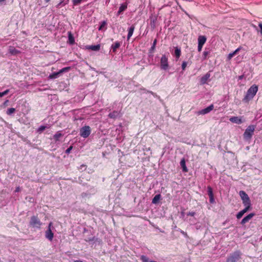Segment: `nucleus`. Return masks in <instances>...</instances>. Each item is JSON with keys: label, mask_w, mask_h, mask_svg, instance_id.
Returning <instances> with one entry per match:
<instances>
[{"label": "nucleus", "mask_w": 262, "mask_h": 262, "mask_svg": "<svg viewBox=\"0 0 262 262\" xmlns=\"http://www.w3.org/2000/svg\"><path fill=\"white\" fill-rule=\"evenodd\" d=\"M60 73H59V71L58 72L53 73L52 74H50L49 76V78L50 79H55L57 78L59 74H60Z\"/></svg>", "instance_id": "nucleus-27"}, {"label": "nucleus", "mask_w": 262, "mask_h": 262, "mask_svg": "<svg viewBox=\"0 0 262 262\" xmlns=\"http://www.w3.org/2000/svg\"><path fill=\"white\" fill-rule=\"evenodd\" d=\"M180 165L181 166L183 171H184V172L188 171V169L186 166L185 160L184 159H183L181 160V161L180 162Z\"/></svg>", "instance_id": "nucleus-23"}, {"label": "nucleus", "mask_w": 262, "mask_h": 262, "mask_svg": "<svg viewBox=\"0 0 262 262\" xmlns=\"http://www.w3.org/2000/svg\"><path fill=\"white\" fill-rule=\"evenodd\" d=\"M120 46L121 43L119 41H116L114 44H113L111 46L113 52L116 53L117 49H118Z\"/></svg>", "instance_id": "nucleus-16"}, {"label": "nucleus", "mask_w": 262, "mask_h": 262, "mask_svg": "<svg viewBox=\"0 0 262 262\" xmlns=\"http://www.w3.org/2000/svg\"><path fill=\"white\" fill-rule=\"evenodd\" d=\"M81 167H86V165H84V164H82V165H81Z\"/></svg>", "instance_id": "nucleus-49"}, {"label": "nucleus", "mask_w": 262, "mask_h": 262, "mask_svg": "<svg viewBox=\"0 0 262 262\" xmlns=\"http://www.w3.org/2000/svg\"><path fill=\"white\" fill-rule=\"evenodd\" d=\"M9 102V100L8 99L6 100V101H5V102L2 104L1 105V107L2 108L6 107V106H8Z\"/></svg>", "instance_id": "nucleus-32"}, {"label": "nucleus", "mask_w": 262, "mask_h": 262, "mask_svg": "<svg viewBox=\"0 0 262 262\" xmlns=\"http://www.w3.org/2000/svg\"><path fill=\"white\" fill-rule=\"evenodd\" d=\"M206 37L205 36H199L198 37V43L203 46L204 43L206 42Z\"/></svg>", "instance_id": "nucleus-17"}, {"label": "nucleus", "mask_w": 262, "mask_h": 262, "mask_svg": "<svg viewBox=\"0 0 262 262\" xmlns=\"http://www.w3.org/2000/svg\"><path fill=\"white\" fill-rule=\"evenodd\" d=\"M213 108H214L213 105V104H211L210 105H209L207 107H206V108H205L204 109H203L201 111H200L199 112V114H201V115L206 114L209 113L210 112H211L212 110H213Z\"/></svg>", "instance_id": "nucleus-10"}, {"label": "nucleus", "mask_w": 262, "mask_h": 262, "mask_svg": "<svg viewBox=\"0 0 262 262\" xmlns=\"http://www.w3.org/2000/svg\"><path fill=\"white\" fill-rule=\"evenodd\" d=\"M209 202L210 203H213L214 202V196L209 197Z\"/></svg>", "instance_id": "nucleus-43"}, {"label": "nucleus", "mask_w": 262, "mask_h": 262, "mask_svg": "<svg viewBox=\"0 0 262 262\" xmlns=\"http://www.w3.org/2000/svg\"><path fill=\"white\" fill-rule=\"evenodd\" d=\"M242 255L243 253L240 250H236L228 255L226 262H237L241 259Z\"/></svg>", "instance_id": "nucleus-3"}, {"label": "nucleus", "mask_w": 262, "mask_h": 262, "mask_svg": "<svg viewBox=\"0 0 262 262\" xmlns=\"http://www.w3.org/2000/svg\"><path fill=\"white\" fill-rule=\"evenodd\" d=\"M68 2L69 0H67L66 2H65V0H60V3H58L56 7V8H59L61 6H64L68 4Z\"/></svg>", "instance_id": "nucleus-24"}, {"label": "nucleus", "mask_w": 262, "mask_h": 262, "mask_svg": "<svg viewBox=\"0 0 262 262\" xmlns=\"http://www.w3.org/2000/svg\"><path fill=\"white\" fill-rule=\"evenodd\" d=\"M209 54V52L207 51H204L203 53V58L204 59H206L207 57V56Z\"/></svg>", "instance_id": "nucleus-37"}, {"label": "nucleus", "mask_w": 262, "mask_h": 262, "mask_svg": "<svg viewBox=\"0 0 262 262\" xmlns=\"http://www.w3.org/2000/svg\"><path fill=\"white\" fill-rule=\"evenodd\" d=\"M122 13V12L119 10L117 12V15H119Z\"/></svg>", "instance_id": "nucleus-47"}, {"label": "nucleus", "mask_w": 262, "mask_h": 262, "mask_svg": "<svg viewBox=\"0 0 262 262\" xmlns=\"http://www.w3.org/2000/svg\"><path fill=\"white\" fill-rule=\"evenodd\" d=\"M239 194L245 208L236 214L237 219H241L245 213L251 209V201L248 194L243 190L240 191Z\"/></svg>", "instance_id": "nucleus-1"}, {"label": "nucleus", "mask_w": 262, "mask_h": 262, "mask_svg": "<svg viewBox=\"0 0 262 262\" xmlns=\"http://www.w3.org/2000/svg\"><path fill=\"white\" fill-rule=\"evenodd\" d=\"M174 55L177 59H178L181 55V50L180 48L176 47L174 48Z\"/></svg>", "instance_id": "nucleus-18"}, {"label": "nucleus", "mask_w": 262, "mask_h": 262, "mask_svg": "<svg viewBox=\"0 0 262 262\" xmlns=\"http://www.w3.org/2000/svg\"><path fill=\"white\" fill-rule=\"evenodd\" d=\"M242 78H243V76H241L239 77V79H242Z\"/></svg>", "instance_id": "nucleus-51"}, {"label": "nucleus", "mask_w": 262, "mask_h": 262, "mask_svg": "<svg viewBox=\"0 0 262 262\" xmlns=\"http://www.w3.org/2000/svg\"><path fill=\"white\" fill-rule=\"evenodd\" d=\"M46 3H48L50 1V0H45Z\"/></svg>", "instance_id": "nucleus-50"}, {"label": "nucleus", "mask_w": 262, "mask_h": 262, "mask_svg": "<svg viewBox=\"0 0 262 262\" xmlns=\"http://www.w3.org/2000/svg\"><path fill=\"white\" fill-rule=\"evenodd\" d=\"M86 49L92 50V51H99L100 49V45L99 44L97 45H91V46H86L85 47Z\"/></svg>", "instance_id": "nucleus-12"}, {"label": "nucleus", "mask_w": 262, "mask_h": 262, "mask_svg": "<svg viewBox=\"0 0 262 262\" xmlns=\"http://www.w3.org/2000/svg\"><path fill=\"white\" fill-rule=\"evenodd\" d=\"M41 222L37 216L33 215L31 216L30 221V226L33 228H40Z\"/></svg>", "instance_id": "nucleus-5"}, {"label": "nucleus", "mask_w": 262, "mask_h": 262, "mask_svg": "<svg viewBox=\"0 0 262 262\" xmlns=\"http://www.w3.org/2000/svg\"><path fill=\"white\" fill-rule=\"evenodd\" d=\"M187 63L186 61H183L182 64V69L183 71H184L186 69V67L187 66Z\"/></svg>", "instance_id": "nucleus-38"}, {"label": "nucleus", "mask_w": 262, "mask_h": 262, "mask_svg": "<svg viewBox=\"0 0 262 262\" xmlns=\"http://www.w3.org/2000/svg\"><path fill=\"white\" fill-rule=\"evenodd\" d=\"M5 1V0H0V3L3 2Z\"/></svg>", "instance_id": "nucleus-53"}, {"label": "nucleus", "mask_w": 262, "mask_h": 262, "mask_svg": "<svg viewBox=\"0 0 262 262\" xmlns=\"http://www.w3.org/2000/svg\"><path fill=\"white\" fill-rule=\"evenodd\" d=\"M127 8V4L126 3L122 4L119 7V10L122 11V12L125 11Z\"/></svg>", "instance_id": "nucleus-26"}, {"label": "nucleus", "mask_w": 262, "mask_h": 262, "mask_svg": "<svg viewBox=\"0 0 262 262\" xmlns=\"http://www.w3.org/2000/svg\"><path fill=\"white\" fill-rule=\"evenodd\" d=\"M52 227V223L50 222L48 225V229H51Z\"/></svg>", "instance_id": "nucleus-46"}, {"label": "nucleus", "mask_w": 262, "mask_h": 262, "mask_svg": "<svg viewBox=\"0 0 262 262\" xmlns=\"http://www.w3.org/2000/svg\"><path fill=\"white\" fill-rule=\"evenodd\" d=\"M229 120L232 122L237 124H240L243 123L241 117H232L229 119Z\"/></svg>", "instance_id": "nucleus-11"}, {"label": "nucleus", "mask_w": 262, "mask_h": 262, "mask_svg": "<svg viewBox=\"0 0 262 262\" xmlns=\"http://www.w3.org/2000/svg\"><path fill=\"white\" fill-rule=\"evenodd\" d=\"M82 0H72L73 4L74 6H76L81 3Z\"/></svg>", "instance_id": "nucleus-35"}, {"label": "nucleus", "mask_w": 262, "mask_h": 262, "mask_svg": "<svg viewBox=\"0 0 262 262\" xmlns=\"http://www.w3.org/2000/svg\"><path fill=\"white\" fill-rule=\"evenodd\" d=\"M9 92V90L7 89L3 92H0V98L7 95Z\"/></svg>", "instance_id": "nucleus-30"}, {"label": "nucleus", "mask_w": 262, "mask_h": 262, "mask_svg": "<svg viewBox=\"0 0 262 262\" xmlns=\"http://www.w3.org/2000/svg\"><path fill=\"white\" fill-rule=\"evenodd\" d=\"M91 133V127L88 125H85L81 127L80 129V135L81 137L86 138H88Z\"/></svg>", "instance_id": "nucleus-6"}, {"label": "nucleus", "mask_w": 262, "mask_h": 262, "mask_svg": "<svg viewBox=\"0 0 262 262\" xmlns=\"http://www.w3.org/2000/svg\"><path fill=\"white\" fill-rule=\"evenodd\" d=\"M161 198L160 194L156 195L152 200V203L154 204H158Z\"/></svg>", "instance_id": "nucleus-21"}, {"label": "nucleus", "mask_w": 262, "mask_h": 262, "mask_svg": "<svg viewBox=\"0 0 262 262\" xmlns=\"http://www.w3.org/2000/svg\"><path fill=\"white\" fill-rule=\"evenodd\" d=\"M241 49V47H239L237 49H236L234 52H233L234 55H235Z\"/></svg>", "instance_id": "nucleus-41"}, {"label": "nucleus", "mask_w": 262, "mask_h": 262, "mask_svg": "<svg viewBox=\"0 0 262 262\" xmlns=\"http://www.w3.org/2000/svg\"><path fill=\"white\" fill-rule=\"evenodd\" d=\"M9 52L13 55H15L20 53V52L19 50L16 49L14 47L11 46L9 47Z\"/></svg>", "instance_id": "nucleus-15"}, {"label": "nucleus", "mask_w": 262, "mask_h": 262, "mask_svg": "<svg viewBox=\"0 0 262 262\" xmlns=\"http://www.w3.org/2000/svg\"><path fill=\"white\" fill-rule=\"evenodd\" d=\"M63 136V134H61L60 131L57 132L53 136V139L57 142L59 140V138Z\"/></svg>", "instance_id": "nucleus-22"}, {"label": "nucleus", "mask_w": 262, "mask_h": 262, "mask_svg": "<svg viewBox=\"0 0 262 262\" xmlns=\"http://www.w3.org/2000/svg\"><path fill=\"white\" fill-rule=\"evenodd\" d=\"M46 128V126L44 125L40 126L37 130V132L39 133L42 132Z\"/></svg>", "instance_id": "nucleus-33"}, {"label": "nucleus", "mask_w": 262, "mask_h": 262, "mask_svg": "<svg viewBox=\"0 0 262 262\" xmlns=\"http://www.w3.org/2000/svg\"><path fill=\"white\" fill-rule=\"evenodd\" d=\"M15 111V109L14 108H10L7 111V114L8 115H11L12 114L14 113Z\"/></svg>", "instance_id": "nucleus-29"}, {"label": "nucleus", "mask_w": 262, "mask_h": 262, "mask_svg": "<svg viewBox=\"0 0 262 262\" xmlns=\"http://www.w3.org/2000/svg\"><path fill=\"white\" fill-rule=\"evenodd\" d=\"M157 43V39H155L153 42L152 45L150 48L151 51H154L156 48V45Z\"/></svg>", "instance_id": "nucleus-34"}, {"label": "nucleus", "mask_w": 262, "mask_h": 262, "mask_svg": "<svg viewBox=\"0 0 262 262\" xmlns=\"http://www.w3.org/2000/svg\"><path fill=\"white\" fill-rule=\"evenodd\" d=\"M258 91V86L253 84L247 90L246 95L243 99V101L248 103L256 94Z\"/></svg>", "instance_id": "nucleus-2"}, {"label": "nucleus", "mask_w": 262, "mask_h": 262, "mask_svg": "<svg viewBox=\"0 0 262 262\" xmlns=\"http://www.w3.org/2000/svg\"><path fill=\"white\" fill-rule=\"evenodd\" d=\"M203 46V45L198 43V50L199 52H201L202 51Z\"/></svg>", "instance_id": "nucleus-44"}, {"label": "nucleus", "mask_w": 262, "mask_h": 262, "mask_svg": "<svg viewBox=\"0 0 262 262\" xmlns=\"http://www.w3.org/2000/svg\"><path fill=\"white\" fill-rule=\"evenodd\" d=\"M70 69V67H65L64 68H62L59 71V73H62L64 72H67L69 71Z\"/></svg>", "instance_id": "nucleus-36"}, {"label": "nucleus", "mask_w": 262, "mask_h": 262, "mask_svg": "<svg viewBox=\"0 0 262 262\" xmlns=\"http://www.w3.org/2000/svg\"><path fill=\"white\" fill-rule=\"evenodd\" d=\"M235 55H234L233 52L229 54L227 57L228 60H230Z\"/></svg>", "instance_id": "nucleus-40"}, {"label": "nucleus", "mask_w": 262, "mask_h": 262, "mask_svg": "<svg viewBox=\"0 0 262 262\" xmlns=\"http://www.w3.org/2000/svg\"><path fill=\"white\" fill-rule=\"evenodd\" d=\"M255 215V214L254 213H251L249 214L242 219L241 222V224L244 225L246 223L248 222Z\"/></svg>", "instance_id": "nucleus-8"}, {"label": "nucleus", "mask_w": 262, "mask_h": 262, "mask_svg": "<svg viewBox=\"0 0 262 262\" xmlns=\"http://www.w3.org/2000/svg\"><path fill=\"white\" fill-rule=\"evenodd\" d=\"M45 237L46 238L49 239L50 241L53 240L54 237V233L52 231L51 229H48L45 232Z\"/></svg>", "instance_id": "nucleus-9"}, {"label": "nucleus", "mask_w": 262, "mask_h": 262, "mask_svg": "<svg viewBox=\"0 0 262 262\" xmlns=\"http://www.w3.org/2000/svg\"><path fill=\"white\" fill-rule=\"evenodd\" d=\"M255 129V126L254 125H250L248 126L243 134L244 139L246 140H250L254 134Z\"/></svg>", "instance_id": "nucleus-4"}, {"label": "nucleus", "mask_w": 262, "mask_h": 262, "mask_svg": "<svg viewBox=\"0 0 262 262\" xmlns=\"http://www.w3.org/2000/svg\"><path fill=\"white\" fill-rule=\"evenodd\" d=\"M195 214V212L194 211H192V212H189L188 213H187V215L193 216H194Z\"/></svg>", "instance_id": "nucleus-42"}, {"label": "nucleus", "mask_w": 262, "mask_h": 262, "mask_svg": "<svg viewBox=\"0 0 262 262\" xmlns=\"http://www.w3.org/2000/svg\"><path fill=\"white\" fill-rule=\"evenodd\" d=\"M183 234H186V233H185V232L184 231H182L181 232Z\"/></svg>", "instance_id": "nucleus-52"}, {"label": "nucleus", "mask_w": 262, "mask_h": 262, "mask_svg": "<svg viewBox=\"0 0 262 262\" xmlns=\"http://www.w3.org/2000/svg\"><path fill=\"white\" fill-rule=\"evenodd\" d=\"M72 148H73V146H70L68 149H66V153L67 154H69L70 153L71 150L72 149Z\"/></svg>", "instance_id": "nucleus-39"}, {"label": "nucleus", "mask_w": 262, "mask_h": 262, "mask_svg": "<svg viewBox=\"0 0 262 262\" xmlns=\"http://www.w3.org/2000/svg\"><path fill=\"white\" fill-rule=\"evenodd\" d=\"M140 259L142 262H157L155 260H149L148 258L145 255H142L141 256Z\"/></svg>", "instance_id": "nucleus-25"}, {"label": "nucleus", "mask_w": 262, "mask_h": 262, "mask_svg": "<svg viewBox=\"0 0 262 262\" xmlns=\"http://www.w3.org/2000/svg\"><path fill=\"white\" fill-rule=\"evenodd\" d=\"M20 190V188L19 187H17L15 189V192H18Z\"/></svg>", "instance_id": "nucleus-48"}, {"label": "nucleus", "mask_w": 262, "mask_h": 262, "mask_svg": "<svg viewBox=\"0 0 262 262\" xmlns=\"http://www.w3.org/2000/svg\"><path fill=\"white\" fill-rule=\"evenodd\" d=\"M160 67L163 70H166L168 68V57L166 55H163L160 60Z\"/></svg>", "instance_id": "nucleus-7"}, {"label": "nucleus", "mask_w": 262, "mask_h": 262, "mask_svg": "<svg viewBox=\"0 0 262 262\" xmlns=\"http://www.w3.org/2000/svg\"><path fill=\"white\" fill-rule=\"evenodd\" d=\"M258 26H259V27L260 28V32L262 34V24L261 23H259V25H258Z\"/></svg>", "instance_id": "nucleus-45"}, {"label": "nucleus", "mask_w": 262, "mask_h": 262, "mask_svg": "<svg viewBox=\"0 0 262 262\" xmlns=\"http://www.w3.org/2000/svg\"><path fill=\"white\" fill-rule=\"evenodd\" d=\"M210 77V74L209 72L207 73L204 76H203L201 78V83L202 84L206 83L208 79Z\"/></svg>", "instance_id": "nucleus-13"}, {"label": "nucleus", "mask_w": 262, "mask_h": 262, "mask_svg": "<svg viewBox=\"0 0 262 262\" xmlns=\"http://www.w3.org/2000/svg\"><path fill=\"white\" fill-rule=\"evenodd\" d=\"M119 112L114 111L113 112H111L108 114V117L110 118L115 119L119 116Z\"/></svg>", "instance_id": "nucleus-19"}, {"label": "nucleus", "mask_w": 262, "mask_h": 262, "mask_svg": "<svg viewBox=\"0 0 262 262\" xmlns=\"http://www.w3.org/2000/svg\"><path fill=\"white\" fill-rule=\"evenodd\" d=\"M207 191H208V194L209 195V197L212 196L213 195V190L211 186H208L207 187Z\"/></svg>", "instance_id": "nucleus-28"}, {"label": "nucleus", "mask_w": 262, "mask_h": 262, "mask_svg": "<svg viewBox=\"0 0 262 262\" xmlns=\"http://www.w3.org/2000/svg\"><path fill=\"white\" fill-rule=\"evenodd\" d=\"M135 29V25H132L128 30V34H127V40H129L130 38L133 35V34L134 33V31Z\"/></svg>", "instance_id": "nucleus-14"}, {"label": "nucleus", "mask_w": 262, "mask_h": 262, "mask_svg": "<svg viewBox=\"0 0 262 262\" xmlns=\"http://www.w3.org/2000/svg\"><path fill=\"white\" fill-rule=\"evenodd\" d=\"M68 41L70 45H73L75 43V39L71 32H68Z\"/></svg>", "instance_id": "nucleus-20"}, {"label": "nucleus", "mask_w": 262, "mask_h": 262, "mask_svg": "<svg viewBox=\"0 0 262 262\" xmlns=\"http://www.w3.org/2000/svg\"><path fill=\"white\" fill-rule=\"evenodd\" d=\"M106 24L107 23L106 21L104 20L102 21L99 28V30H101L103 29V28H104L106 25Z\"/></svg>", "instance_id": "nucleus-31"}]
</instances>
